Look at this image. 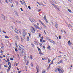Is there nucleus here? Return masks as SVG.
<instances>
[{
    "label": "nucleus",
    "instance_id": "f257e3e1",
    "mask_svg": "<svg viewBox=\"0 0 73 73\" xmlns=\"http://www.w3.org/2000/svg\"><path fill=\"white\" fill-rule=\"evenodd\" d=\"M31 31L32 32V33H35V29H34L33 27L31 26Z\"/></svg>",
    "mask_w": 73,
    "mask_h": 73
},
{
    "label": "nucleus",
    "instance_id": "f03ea898",
    "mask_svg": "<svg viewBox=\"0 0 73 73\" xmlns=\"http://www.w3.org/2000/svg\"><path fill=\"white\" fill-rule=\"evenodd\" d=\"M19 47L20 48H21V49H22V50H24V47L23 45H21V44H19Z\"/></svg>",
    "mask_w": 73,
    "mask_h": 73
},
{
    "label": "nucleus",
    "instance_id": "7ed1b4c3",
    "mask_svg": "<svg viewBox=\"0 0 73 73\" xmlns=\"http://www.w3.org/2000/svg\"><path fill=\"white\" fill-rule=\"evenodd\" d=\"M58 71L60 73H63L64 72V70H61V69H58Z\"/></svg>",
    "mask_w": 73,
    "mask_h": 73
},
{
    "label": "nucleus",
    "instance_id": "20e7f679",
    "mask_svg": "<svg viewBox=\"0 0 73 73\" xmlns=\"http://www.w3.org/2000/svg\"><path fill=\"white\" fill-rule=\"evenodd\" d=\"M11 64H10L9 65V67L7 69V72L8 73V72H9V70H10V69H11Z\"/></svg>",
    "mask_w": 73,
    "mask_h": 73
},
{
    "label": "nucleus",
    "instance_id": "39448f33",
    "mask_svg": "<svg viewBox=\"0 0 73 73\" xmlns=\"http://www.w3.org/2000/svg\"><path fill=\"white\" fill-rule=\"evenodd\" d=\"M36 69L37 70V73H38V72H39V67L38 66H36Z\"/></svg>",
    "mask_w": 73,
    "mask_h": 73
},
{
    "label": "nucleus",
    "instance_id": "423d86ee",
    "mask_svg": "<svg viewBox=\"0 0 73 73\" xmlns=\"http://www.w3.org/2000/svg\"><path fill=\"white\" fill-rule=\"evenodd\" d=\"M33 57V56H32V55H30V59L31 60V61H33V58H32V57Z\"/></svg>",
    "mask_w": 73,
    "mask_h": 73
},
{
    "label": "nucleus",
    "instance_id": "0eeeda50",
    "mask_svg": "<svg viewBox=\"0 0 73 73\" xmlns=\"http://www.w3.org/2000/svg\"><path fill=\"white\" fill-rule=\"evenodd\" d=\"M58 25L57 24V23H55V27H56V28H57V27H58Z\"/></svg>",
    "mask_w": 73,
    "mask_h": 73
},
{
    "label": "nucleus",
    "instance_id": "6e6552de",
    "mask_svg": "<svg viewBox=\"0 0 73 73\" xmlns=\"http://www.w3.org/2000/svg\"><path fill=\"white\" fill-rule=\"evenodd\" d=\"M55 8H56V9H57L59 11H60V8H59L57 6L55 5V6L54 7Z\"/></svg>",
    "mask_w": 73,
    "mask_h": 73
},
{
    "label": "nucleus",
    "instance_id": "1a4fd4ad",
    "mask_svg": "<svg viewBox=\"0 0 73 73\" xmlns=\"http://www.w3.org/2000/svg\"><path fill=\"white\" fill-rule=\"evenodd\" d=\"M27 41H29V36H28L27 38Z\"/></svg>",
    "mask_w": 73,
    "mask_h": 73
},
{
    "label": "nucleus",
    "instance_id": "9d476101",
    "mask_svg": "<svg viewBox=\"0 0 73 73\" xmlns=\"http://www.w3.org/2000/svg\"><path fill=\"white\" fill-rule=\"evenodd\" d=\"M62 63V60H61L60 61H59L58 63V64H61V63Z\"/></svg>",
    "mask_w": 73,
    "mask_h": 73
},
{
    "label": "nucleus",
    "instance_id": "9b49d317",
    "mask_svg": "<svg viewBox=\"0 0 73 73\" xmlns=\"http://www.w3.org/2000/svg\"><path fill=\"white\" fill-rule=\"evenodd\" d=\"M15 32L17 33H18V31H17V29H15Z\"/></svg>",
    "mask_w": 73,
    "mask_h": 73
},
{
    "label": "nucleus",
    "instance_id": "f8f14e48",
    "mask_svg": "<svg viewBox=\"0 0 73 73\" xmlns=\"http://www.w3.org/2000/svg\"><path fill=\"white\" fill-rule=\"evenodd\" d=\"M68 12H70V13H72L71 10H70V9H68Z\"/></svg>",
    "mask_w": 73,
    "mask_h": 73
},
{
    "label": "nucleus",
    "instance_id": "ddd939ff",
    "mask_svg": "<svg viewBox=\"0 0 73 73\" xmlns=\"http://www.w3.org/2000/svg\"><path fill=\"white\" fill-rule=\"evenodd\" d=\"M7 60L8 64H10V62H9V59H7Z\"/></svg>",
    "mask_w": 73,
    "mask_h": 73
},
{
    "label": "nucleus",
    "instance_id": "4468645a",
    "mask_svg": "<svg viewBox=\"0 0 73 73\" xmlns=\"http://www.w3.org/2000/svg\"><path fill=\"white\" fill-rule=\"evenodd\" d=\"M37 3H38V4H39V5H42L43 4H42H42H40L38 2H37Z\"/></svg>",
    "mask_w": 73,
    "mask_h": 73
},
{
    "label": "nucleus",
    "instance_id": "2eb2a0df",
    "mask_svg": "<svg viewBox=\"0 0 73 73\" xmlns=\"http://www.w3.org/2000/svg\"><path fill=\"white\" fill-rule=\"evenodd\" d=\"M34 25L35 27V28H37L38 27L36 25Z\"/></svg>",
    "mask_w": 73,
    "mask_h": 73
},
{
    "label": "nucleus",
    "instance_id": "dca6fc26",
    "mask_svg": "<svg viewBox=\"0 0 73 73\" xmlns=\"http://www.w3.org/2000/svg\"><path fill=\"white\" fill-rule=\"evenodd\" d=\"M42 73H45V71L44 70H43L42 71Z\"/></svg>",
    "mask_w": 73,
    "mask_h": 73
},
{
    "label": "nucleus",
    "instance_id": "f3484780",
    "mask_svg": "<svg viewBox=\"0 0 73 73\" xmlns=\"http://www.w3.org/2000/svg\"><path fill=\"white\" fill-rule=\"evenodd\" d=\"M1 49H2V50H4V47L3 46H2L1 47Z\"/></svg>",
    "mask_w": 73,
    "mask_h": 73
},
{
    "label": "nucleus",
    "instance_id": "a211bd4d",
    "mask_svg": "<svg viewBox=\"0 0 73 73\" xmlns=\"http://www.w3.org/2000/svg\"><path fill=\"white\" fill-rule=\"evenodd\" d=\"M50 46L49 45H48V47H47V48L48 49H50Z\"/></svg>",
    "mask_w": 73,
    "mask_h": 73
},
{
    "label": "nucleus",
    "instance_id": "6ab92c4d",
    "mask_svg": "<svg viewBox=\"0 0 73 73\" xmlns=\"http://www.w3.org/2000/svg\"><path fill=\"white\" fill-rule=\"evenodd\" d=\"M5 37L6 38H9V37L8 36H5Z\"/></svg>",
    "mask_w": 73,
    "mask_h": 73
},
{
    "label": "nucleus",
    "instance_id": "aec40b11",
    "mask_svg": "<svg viewBox=\"0 0 73 73\" xmlns=\"http://www.w3.org/2000/svg\"><path fill=\"white\" fill-rule=\"evenodd\" d=\"M31 45L32 47H34V46H35V44H34L32 43Z\"/></svg>",
    "mask_w": 73,
    "mask_h": 73
},
{
    "label": "nucleus",
    "instance_id": "412c9836",
    "mask_svg": "<svg viewBox=\"0 0 73 73\" xmlns=\"http://www.w3.org/2000/svg\"><path fill=\"white\" fill-rule=\"evenodd\" d=\"M2 18H3V19L4 20H5V17L4 16H2Z\"/></svg>",
    "mask_w": 73,
    "mask_h": 73
},
{
    "label": "nucleus",
    "instance_id": "4be33fe9",
    "mask_svg": "<svg viewBox=\"0 0 73 73\" xmlns=\"http://www.w3.org/2000/svg\"><path fill=\"white\" fill-rule=\"evenodd\" d=\"M23 35H26V33H25L24 31L23 32Z\"/></svg>",
    "mask_w": 73,
    "mask_h": 73
},
{
    "label": "nucleus",
    "instance_id": "5701e85b",
    "mask_svg": "<svg viewBox=\"0 0 73 73\" xmlns=\"http://www.w3.org/2000/svg\"><path fill=\"white\" fill-rule=\"evenodd\" d=\"M50 42H53V41L52 40H50Z\"/></svg>",
    "mask_w": 73,
    "mask_h": 73
},
{
    "label": "nucleus",
    "instance_id": "b1692460",
    "mask_svg": "<svg viewBox=\"0 0 73 73\" xmlns=\"http://www.w3.org/2000/svg\"><path fill=\"white\" fill-rule=\"evenodd\" d=\"M68 44H69V45H71L72 44L70 43V40H69L68 41Z\"/></svg>",
    "mask_w": 73,
    "mask_h": 73
},
{
    "label": "nucleus",
    "instance_id": "393cba45",
    "mask_svg": "<svg viewBox=\"0 0 73 73\" xmlns=\"http://www.w3.org/2000/svg\"><path fill=\"white\" fill-rule=\"evenodd\" d=\"M10 60H12V61H13V58H10Z\"/></svg>",
    "mask_w": 73,
    "mask_h": 73
},
{
    "label": "nucleus",
    "instance_id": "a878e982",
    "mask_svg": "<svg viewBox=\"0 0 73 73\" xmlns=\"http://www.w3.org/2000/svg\"><path fill=\"white\" fill-rule=\"evenodd\" d=\"M5 2L7 3H8V0H5Z\"/></svg>",
    "mask_w": 73,
    "mask_h": 73
},
{
    "label": "nucleus",
    "instance_id": "bb28decb",
    "mask_svg": "<svg viewBox=\"0 0 73 73\" xmlns=\"http://www.w3.org/2000/svg\"><path fill=\"white\" fill-rule=\"evenodd\" d=\"M40 53H39V54H40V55H42V54H42V53H41L40 52Z\"/></svg>",
    "mask_w": 73,
    "mask_h": 73
},
{
    "label": "nucleus",
    "instance_id": "cd10ccee",
    "mask_svg": "<svg viewBox=\"0 0 73 73\" xmlns=\"http://www.w3.org/2000/svg\"><path fill=\"white\" fill-rule=\"evenodd\" d=\"M39 44L40 45V46H41L42 47V44H41V43H39Z\"/></svg>",
    "mask_w": 73,
    "mask_h": 73
},
{
    "label": "nucleus",
    "instance_id": "c85d7f7f",
    "mask_svg": "<svg viewBox=\"0 0 73 73\" xmlns=\"http://www.w3.org/2000/svg\"><path fill=\"white\" fill-rule=\"evenodd\" d=\"M58 70V68H56L55 70V72H57Z\"/></svg>",
    "mask_w": 73,
    "mask_h": 73
},
{
    "label": "nucleus",
    "instance_id": "c756f323",
    "mask_svg": "<svg viewBox=\"0 0 73 73\" xmlns=\"http://www.w3.org/2000/svg\"><path fill=\"white\" fill-rule=\"evenodd\" d=\"M28 8H29V9H31V7H30V6H28Z\"/></svg>",
    "mask_w": 73,
    "mask_h": 73
},
{
    "label": "nucleus",
    "instance_id": "7c9ffc66",
    "mask_svg": "<svg viewBox=\"0 0 73 73\" xmlns=\"http://www.w3.org/2000/svg\"><path fill=\"white\" fill-rule=\"evenodd\" d=\"M24 59H26V58H27V57H26V56H25L24 57Z\"/></svg>",
    "mask_w": 73,
    "mask_h": 73
},
{
    "label": "nucleus",
    "instance_id": "2f4dec72",
    "mask_svg": "<svg viewBox=\"0 0 73 73\" xmlns=\"http://www.w3.org/2000/svg\"><path fill=\"white\" fill-rule=\"evenodd\" d=\"M40 38L41 40H43V38H44V37H43V36H42Z\"/></svg>",
    "mask_w": 73,
    "mask_h": 73
},
{
    "label": "nucleus",
    "instance_id": "473e14b6",
    "mask_svg": "<svg viewBox=\"0 0 73 73\" xmlns=\"http://www.w3.org/2000/svg\"><path fill=\"white\" fill-rule=\"evenodd\" d=\"M23 4H24V5H25V6H27V5H26V3H25V2Z\"/></svg>",
    "mask_w": 73,
    "mask_h": 73
},
{
    "label": "nucleus",
    "instance_id": "72a5a7b5",
    "mask_svg": "<svg viewBox=\"0 0 73 73\" xmlns=\"http://www.w3.org/2000/svg\"><path fill=\"white\" fill-rule=\"evenodd\" d=\"M44 20H46V16H44Z\"/></svg>",
    "mask_w": 73,
    "mask_h": 73
},
{
    "label": "nucleus",
    "instance_id": "f704fd0d",
    "mask_svg": "<svg viewBox=\"0 0 73 73\" xmlns=\"http://www.w3.org/2000/svg\"><path fill=\"white\" fill-rule=\"evenodd\" d=\"M15 50L16 52H17V49L16 48H15Z\"/></svg>",
    "mask_w": 73,
    "mask_h": 73
},
{
    "label": "nucleus",
    "instance_id": "c9c22d12",
    "mask_svg": "<svg viewBox=\"0 0 73 73\" xmlns=\"http://www.w3.org/2000/svg\"><path fill=\"white\" fill-rule=\"evenodd\" d=\"M54 60V59H53V60L52 62H51V64H53V60Z\"/></svg>",
    "mask_w": 73,
    "mask_h": 73
},
{
    "label": "nucleus",
    "instance_id": "e433bc0d",
    "mask_svg": "<svg viewBox=\"0 0 73 73\" xmlns=\"http://www.w3.org/2000/svg\"><path fill=\"white\" fill-rule=\"evenodd\" d=\"M41 11V9L38 10V12H40Z\"/></svg>",
    "mask_w": 73,
    "mask_h": 73
},
{
    "label": "nucleus",
    "instance_id": "4c0bfd02",
    "mask_svg": "<svg viewBox=\"0 0 73 73\" xmlns=\"http://www.w3.org/2000/svg\"><path fill=\"white\" fill-rule=\"evenodd\" d=\"M9 1H10V2H11V3H12V0H9Z\"/></svg>",
    "mask_w": 73,
    "mask_h": 73
},
{
    "label": "nucleus",
    "instance_id": "58836bf2",
    "mask_svg": "<svg viewBox=\"0 0 73 73\" xmlns=\"http://www.w3.org/2000/svg\"><path fill=\"white\" fill-rule=\"evenodd\" d=\"M59 39H61V36H59Z\"/></svg>",
    "mask_w": 73,
    "mask_h": 73
},
{
    "label": "nucleus",
    "instance_id": "ea45409f",
    "mask_svg": "<svg viewBox=\"0 0 73 73\" xmlns=\"http://www.w3.org/2000/svg\"><path fill=\"white\" fill-rule=\"evenodd\" d=\"M50 62V60H49V58H48V62L49 63Z\"/></svg>",
    "mask_w": 73,
    "mask_h": 73
},
{
    "label": "nucleus",
    "instance_id": "a19ab883",
    "mask_svg": "<svg viewBox=\"0 0 73 73\" xmlns=\"http://www.w3.org/2000/svg\"><path fill=\"white\" fill-rule=\"evenodd\" d=\"M36 42H37V40L36 39H35V41H34V42H35V43H36Z\"/></svg>",
    "mask_w": 73,
    "mask_h": 73
},
{
    "label": "nucleus",
    "instance_id": "79ce46f5",
    "mask_svg": "<svg viewBox=\"0 0 73 73\" xmlns=\"http://www.w3.org/2000/svg\"><path fill=\"white\" fill-rule=\"evenodd\" d=\"M20 2L21 3V4L23 5V2L21 1H20Z\"/></svg>",
    "mask_w": 73,
    "mask_h": 73
},
{
    "label": "nucleus",
    "instance_id": "37998d69",
    "mask_svg": "<svg viewBox=\"0 0 73 73\" xmlns=\"http://www.w3.org/2000/svg\"><path fill=\"white\" fill-rule=\"evenodd\" d=\"M45 21H46L47 23H48V21L47 20H45Z\"/></svg>",
    "mask_w": 73,
    "mask_h": 73
},
{
    "label": "nucleus",
    "instance_id": "c03bdc74",
    "mask_svg": "<svg viewBox=\"0 0 73 73\" xmlns=\"http://www.w3.org/2000/svg\"><path fill=\"white\" fill-rule=\"evenodd\" d=\"M3 32L4 33H5V34L7 33H6V32L5 31H3Z\"/></svg>",
    "mask_w": 73,
    "mask_h": 73
},
{
    "label": "nucleus",
    "instance_id": "a18cd8bd",
    "mask_svg": "<svg viewBox=\"0 0 73 73\" xmlns=\"http://www.w3.org/2000/svg\"><path fill=\"white\" fill-rule=\"evenodd\" d=\"M39 37H41V34H39Z\"/></svg>",
    "mask_w": 73,
    "mask_h": 73
},
{
    "label": "nucleus",
    "instance_id": "49530a36",
    "mask_svg": "<svg viewBox=\"0 0 73 73\" xmlns=\"http://www.w3.org/2000/svg\"><path fill=\"white\" fill-rule=\"evenodd\" d=\"M64 32L65 34H66V32H65V30L64 31Z\"/></svg>",
    "mask_w": 73,
    "mask_h": 73
},
{
    "label": "nucleus",
    "instance_id": "de8ad7c7",
    "mask_svg": "<svg viewBox=\"0 0 73 73\" xmlns=\"http://www.w3.org/2000/svg\"><path fill=\"white\" fill-rule=\"evenodd\" d=\"M36 43V45H38V43H37V42H36V43Z\"/></svg>",
    "mask_w": 73,
    "mask_h": 73
},
{
    "label": "nucleus",
    "instance_id": "09e8293b",
    "mask_svg": "<svg viewBox=\"0 0 73 73\" xmlns=\"http://www.w3.org/2000/svg\"><path fill=\"white\" fill-rule=\"evenodd\" d=\"M52 5L54 6V7H55L56 6V5L55 4H54L53 5Z\"/></svg>",
    "mask_w": 73,
    "mask_h": 73
},
{
    "label": "nucleus",
    "instance_id": "8fccbe9b",
    "mask_svg": "<svg viewBox=\"0 0 73 73\" xmlns=\"http://www.w3.org/2000/svg\"><path fill=\"white\" fill-rule=\"evenodd\" d=\"M59 69H61V66H59Z\"/></svg>",
    "mask_w": 73,
    "mask_h": 73
},
{
    "label": "nucleus",
    "instance_id": "3c124183",
    "mask_svg": "<svg viewBox=\"0 0 73 73\" xmlns=\"http://www.w3.org/2000/svg\"><path fill=\"white\" fill-rule=\"evenodd\" d=\"M21 11H23V9L22 8H21Z\"/></svg>",
    "mask_w": 73,
    "mask_h": 73
},
{
    "label": "nucleus",
    "instance_id": "603ef678",
    "mask_svg": "<svg viewBox=\"0 0 73 73\" xmlns=\"http://www.w3.org/2000/svg\"><path fill=\"white\" fill-rule=\"evenodd\" d=\"M28 34H29V37H31V34H30V33H29Z\"/></svg>",
    "mask_w": 73,
    "mask_h": 73
},
{
    "label": "nucleus",
    "instance_id": "864d4df0",
    "mask_svg": "<svg viewBox=\"0 0 73 73\" xmlns=\"http://www.w3.org/2000/svg\"><path fill=\"white\" fill-rule=\"evenodd\" d=\"M38 51H39L40 50V48H38Z\"/></svg>",
    "mask_w": 73,
    "mask_h": 73
},
{
    "label": "nucleus",
    "instance_id": "5fc2aeb1",
    "mask_svg": "<svg viewBox=\"0 0 73 73\" xmlns=\"http://www.w3.org/2000/svg\"><path fill=\"white\" fill-rule=\"evenodd\" d=\"M11 20H14V19L13 18L11 17Z\"/></svg>",
    "mask_w": 73,
    "mask_h": 73
},
{
    "label": "nucleus",
    "instance_id": "6e6d98bb",
    "mask_svg": "<svg viewBox=\"0 0 73 73\" xmlns=\"http://www.w3.org/2000/svg\"><path fill=\"white\" fill-rule=\"evenodd\" d=\"M42 40L41 39L40 40V42H42Z\"/></svg>",
    "mask_w": 73,
    "mask_h": 73
},
{
    "label": "nucleus",
    "instance_id": "4d7b16f0",
    "mask_svg": "<svg viewBox=\"0 0 73 73\" xmlns=\"http://www.w3.org/2000/svg\"><path fill=\"white\" fill-rule=\"evenodd\" d=\"M51 3L52 4V5H53L54 4V3H53V2H51Z\"/></svg>",
    "mask_w": 73,
    "mask_h": 73
},
{
    "label": "nucleus",
    "instance_id": "13d9d810",
    "mask_svg": "<svg viewBox=\"0 0 73 73\" xmlns=\"http://www.w3.org/2000/svg\"><path fill=\"white\" fill-rule=\"evenodd\" d=\"M44 32L45 34L46 35V32H45V31H44Z\"/></svg>",
    "mask_w": 73,
    "mask_h": 73
},
{
    "label": "nucleus",
    "instance_id": "bf43d9fd",
    "mask_svg": "<svg viewBox=\"0 0 73 73\" xmlns=\"http://www.w3.org/2000/svg\"><path fill=\"white\" fill-rule=\"evenodd\" d=\"M16 15H17V16H19V15H18V14H17V13H16Z\"/></svg>",
    "mask_w": 73,
    "mask_h": 73
},
{
    "label": "nucleus",
    "instance_id": "052dcab7",
    "mask_svg": "<svg viewBox=\"0 0 73 73\" xmlns=\"http://www.w3.org/2000/svg\"><path fill=\"white\" fill-rule=\"evenodd\" d=\"M3 52H4L2 50L1 51V53H3Z\"/></svg>",
    "mask_w": 73,
    "mask_h": 73
},
{
    "label": "nucleus",
    "instance_id": "680f3d73",
    "mask_svg": "<svg viewBox=\"0 0 73 73\" xmlns=\"http://www.w3.org/2000/svg\"><path fill=\"white\" fill-rule=\"evenodd\" d=\"M52 42H53V43L54 44H55V42H54V41H53Z\"/></svg>",
    "mask_w": 73,
    "mask_h": 73
},
{
    "label": "nucleus",
    "instance_id": "e2e57ef3",
    "mask_svg": "<svg viewBox=\"0 0 73 73\" xmlns=\"http://www.w3.org/2000/svg\"><path fill=\"white\" fill-rule=\"evenodd\" d=\"M4 66H5V68H7V66L5 65H4Z\"/></svg>",
    "mask_w": 73,
    "mask_h": 73
},
{
    "label": "nucleus",
    "instance_id": "0e129e2a",
    "mask_svg": "<svg viewBox=\"0 0 73 73\" xmlns=\"http://www.w3.org/2000/svg\"><path fill=\"white\" fill-rule=\"evenodd\" d=\"M3 56L4 57H5V55H3Z\"/></svg>",
    "mask_w": 73,
    "mask_h": 73
},
{
    "label": "nucleus",
    "instance_id": "69168bd1",
    "mask_svg": "<svg viewBox=\"0 0 73 73\" xmlns=\"http://www.w3.org/2000/svg\"><path fill=\"white\" fill-rule=\"evenodd\" d=\"M31 66L32 67L33 66V64H31Z\"/></svg>",
    "mask_w": 73,
    "mask_h": 73
},
{
    "label": "nucleus",
    "instance_id": "338daca9",
    "mask_svg": "<svg viewBox=\"0 0 73 73\" xmlns=\"http://www.w3.org/2000/svg\"><path fill=\"white\" fill-rule=\"evenodd\" d=\"M40 27H38H38L36 28L37 29H39Z\"/></svg>",
    "mask_w": 73,
    "mask_h": 73
},
{
    "label": "nucleus",
    "instance_id": "774afa93",
    "mask_svg": "<svg viewBox=\"0 0 73 73\" xmlns=\"http://www.w3.org/2000/svg\"><path fill=\"white\" fill-rule=\"evenodd\" d=\"M1 15H2V17L3 16H4V14H1Z\"/></svg>",
    "mask_w": 73,
    "mask_h": 73
}]
</instances>
